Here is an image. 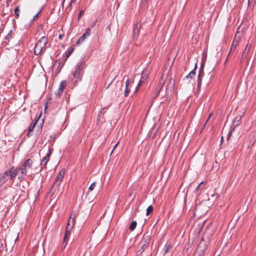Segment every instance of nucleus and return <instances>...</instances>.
Wrapping results in <instances>:
<instances>
[{
  "label": "nucleus",
  "instance_id": "obj_1",
  "mask_svg": "<svg viewBox=\"0 0 256 256\" xmlns=\"http://www.w3.org/2000/svg\"><path fill=\"white\" fill-rule=\"evenodd\" d=\"M33 164V161L30 158H26L22 162V165L18 167V170L20 171V176H18V178H22L26 174L27 170L30 168Z\"/></svg>",
  "mask_w": 256,
  "mask_h": 256
},
{
  "label": "nucleus",
  "instance_id": "obj_2",
  "mask_svg": "<svg viewBox=\"0 0 256 256\" xmlns=\"http://www.w3.org/2000/svg\"><path fill=\"white\" fill-rule=\"evenodd\" d=\"M48 42V38L46 36L42 37L36 43L34 53L36 55L40 54L46 50V45Z\"/></svg>",
  "mask_w": 256,
  "mask_h": 256
},
{
  "label": "nucleus",
  "instance_id": "obj_3",
  "mask_svg": "<svg viewBox=\"0 0 256 256\" xmlns=\"http://www.w3.org/2000/svg\"><path fill=\"white\" fill-rule=\"evenodd\" d=\"M150 242V236L145 235L142 238L140 242V248L137 252V255L141 254L144 251L145 249L148 246Z\"/></svg>",
  "mask_w": 256,
  "mask_h": 256
},
{
  "label": "nucleus",
  "instance_id": "obj_4",
  "mask_svg": "<svg viewBox=\"0 0 256 256\" xmlns=\"http://www.w3.org/2000/svg\"><path fill=\"white\" fill-rule=\"evenodd\" d=\"M65 174V170L64 169H62L59 172V174H58V176H56L54 180V182L53 184V186H56L59 187L60 186V184L61 182H62L64 176Z\"/></svg>",
  "mask_w": 256,
  "mask_h": 256
},
{
  "label": "nucleus",
  "instance_id": "obj_5",
  "mask_svg": "<svg viewBox=\"0 0 256 256\" xmlns=\"http://www.w3.org/2000/svg\"><path fill=\"white\" fill-rule=\"evenodd\" d=\"M18 172H20L18 169V168H15L14 167H12L8 170V172L9 176L11 180L14 181L16 178V176L18 174Z\"/></svg>",
  "mask_w": 256,
  "mask_h": 256
},
{
  "label": "nucleus",
  "instance_id": "obj_6",
  "mask_svg": "<svg viewBox=\"0 0 256 256\" xmlns=\"http://www.w3.org/2000/svg\"><path fill=\"white\" fill-rule=\"evenodd\" d=\"M142 28V24L140 22H137L134 26L133 29V34H134V38L137 39L140 32V30Z\"/></svg>",
  "mask_w": 256,
  "mask_h": 256
},
{
  "label": "nucleus",
  "instance_id": "obj_7",
  "mask_svg": "<svg viewBox=\"0 0 256 256\" xmlns=\"http://www.w3.org/2000/svg\"><path fill=\"white\" fill-rule=\"evenodd\" d=\"M74 226H72V224H70V221L68 220L66 228L65 231V234L64 238V239H68L70 234V232L72 229L73 228Z\"/></svg>",
  "mask_w": 256,
  "mask_h": 256
},
{
  "label": "nucleus",
  "instance_id": "obj_8",
  "mask_svg": "<svg viewBox=\"0 0 256 256\" xmlns=\"http://www.w3.org/2000/svg\"><path fill=\"white\" fill-rule=\"evenodd\" d=\"M126 88H125L124 93V96H127L129 94L130 92V84L132 82L126 76H125L124 77L123 79L124 80V79H126Z\"/></svg>",
  "mask_w": 256,
  "mask_h": 256
},
{
  "label": "nucleus",
  "instance_id": "obj_9",
  "mask_svg": "<svg viewBox=\"0 0 256 256\" xmlns=\"http://www.w3.org/2000/svg\"><path fill=\"white\" fill-rule=\"evenodd\" d=\"M91 33V30L90 28H88L86 30V32L80 37V38L78 40L76 44H82L83 41L85 40L86 36H90Z\"/></svg>",
  "mask_w": 256,
  "mask_h": 256
},
{
  "label": "nucleus",
  "instance_id": "obj_10",
  "mask_svg": "<svg viewBox=\"0 0 256 256\" xmlns=\"http://www.w3.org/2000/svg\"><path fill=\"white\" fill-rule=\"evenodd\" d=\"M10 178L8 172V170L5 172L0 178V186H2Z\"/></svg>",
  "mask_w": 256,
  "mask_h": 256
},
{
  "label": "nucleus",
  "instance_id": "obj_11",
  "mask_svg": "<svg viewBox=\"0 0 256 256\" xmlns=\"http://www.w3.org/2000/svg\"><path fill=\"white\" fill-rule=\"evenodd\" d=\"M240 42V39L238 38H236V36H235L234 40L232 44L230 49V50L229 54L230 52H232L234 51L237 46L238 44Z\"/></svg>",
  "mask_w": 256,
  "mask_h": 256
},
{
  "label": "nucleus",
  "instance_id": "obj_12",
  "mask_svg": "<svg viewBox=\"0 0 256 256\" xmlns=\"http://www.w3.org/2000/svg\"><path fill=\"white\" fill-rule=\"evenodd\" d=\"M51 154V151L49 149L48 152L46 154V156L42 159V162H41V166H42L44 168H46V164L48 162L49 160V158L50 156V155Z\"/></svg>",
  "mask_w": 256,
  "mask_h": 256
},
{
  "label": "nucleus",
  "instance_id": "obj_13",
  "mask_svg": "<svg viewBox=\"0 0 256 256\" xmlns=\"http://www.w3.org/2000/svg\"><path fill=\"white\" fill-rule=\"evenodd\" d=\"M83 74V71L76 68V70L74 72V77L77 80H80V78Z\"/></svg>",
  "mask_w": 256,
  "mask_h": 256
},
{
  "label": "nucleus",
  "instance_id": "obj_14",
  "mask_svg": "<svg viewBox=\"0 0 256 256\" xmlns=\"http://www.w3.org/2000/svg\"><path fill=\"white\" fill-rule=\"evenodd\" d=\"M250 45L249 44H248L242 54V58H244L247 56L250 51Z\"/></svg>",
  "mask_w": 256,
  "mask_h": 256
},
{
  "label": "nucleus",
  "instance_id": "obj_15",
  "mask_svg": "<svg viewBox=\"0 0 256 256\" xmlns=\"http://www.w3.org/2000/svg\"><path fill=\"white\" fill-rule=\"evenodd\" d=\"M86 67V64L84 61L82 60L79 62L76 66V69L83 71L84 68Z\"/></svg>",
  "mask_w": 256,
  "mask_h": 256
},
{
  "label": "nucleus",
  "instance_id": "obj_16",
  "mask_svg": "<svg viewBox=\"0 0 256 256\" xmlns=\"http://www.w3.org/2000/svg\"><path fill=\"white\" fill-rule=\"evenodd\" d=\"M36 121L34 122H32L31 123L30 125V126L28 128V134H27V136H31V135H32L31 132L33 130L34 128V126H36Z\"/></svg>",
  "mask_w": 256,
  "mask_h": 256
},
{
  "label": "nucleus",
  "instance_id": "obj_17",
  "mask_svg": "<svg viewBox=\"0 0 256 256\" xmlns=\"http://www.w3.org/2000/svg\"><path fill=\"white\" fill-rule=\"evenodd\" d=\"M196 68H197L196 64L194 69L192 70L190 72V74L186 76V79H188V78H190L191 80L192 79L193 77L196 74Z\"/></svg>",
  "mask_w": 256,
  "mask_h": 256
},
{
  "label": "nucleus",
  "instance_id": "obj_18",
  "mask_svg": "<svg viewBox=\"0 0 256 256\" xmlns=\"http://www.w3.org/2000/svg\"><path fill=\"white\" fill-rule=\"evenodd\" d=\"M149 71L148 68H145L143 70L142 74V77L141 78L143 79L144 80H146L148 76Z\"/></svg>",
  "mask_w": 256,
  "mask_h": 256
},
{
  "label": "nucleus",
  "instance_id": "obj_19",
  "mask_svg": "<svg viewBox=\"0 0 256 256\" xmlns=\"http://www.w3.org/2000/svg\"><path fill=\"white\" fill-rule=\"evenodd\" d=\"M240 120H241V116H238L235 118V120L233 122V125L234 126V128H233V130H234V128L236 126H238L240 124Z\"/></svg>",
  "mask_w": 256,
  "mask_h": 256
},
{
  "label": "nucleus",
  "instance_id": "obj_20",
  "mask_svg": "<svg viewBox=\"0 0 256 256\" xmlns=\"http://www.w3.org/2000/svg\"><path fill=\"white\" fill-rule=\"evenodd\" d=\"M76 213L75 212H72L71 213L70 218H69V220H68L70 221V220H72V226H74L76 223L75 218L76 217Z\"/></svg>",
  "mask_w": 256,
  "mask_h": 256
},
{
  "label": "nucleus",
  "instance_id": "obj_21",
  "mask_svg": "<svg viewBox=\"0 0 256 256\" xmlns=\"http://www.w3.org/2000/svg\"><path fill=\"white\" fill-rule=\"evenodd\" d=\"M66 81L64 80L62 81L60 84L58 89H60L61 90H62L64 92V89L65 88L66 86Z\"/></svg>",
  "mask_w": 256,
  "mask_h": 256
},
{
  "label": "nucleus",
  "instance_id": "obj_22",
  "mask_svg": "<svg viewBox=\"0 0 256 256\" xmlns=\"http://www.w3.org/2000/svg\"><path fill=\"white\" fill-rule=\"evenodd\" d=\"M154 210V208L152 206H150L146 210V215L148 216Z\"/></svg>",
  "mask_w": 256,
  "mask_h": 256
},
{
  "label": "nucleus",
  "instance_id": "obj_23",
  "mask_svg": "<svg viewBox=\"0 0 256 256\" xmlns=\"http://www.w3.org/2000/svg\"><path fill=\"white\" fill-rule=\"evenodd\" d=\"M20 13V10L19 8V6H18L16 7L14 10L15 18H18L19 17Z\"/></svg>",
  "mask_w": 256,
  "mask_h": 256
},
{
  "label": "nucleus",
  "instance_id": "obj_24",
  "mask_svg": "<svg viewBox=\"0 0 256 256\" xmlns=\"http://www.w3.org/2000/svg\"><path fill=\"white\" fill-rule=\"evenodd\" d=\"M204 182H201L198 186L196 188L195 190L196 192H198V191L202 189L204 187Z\"/></svg>",
  "mask_w": 256,
  "mask_h": 256
},
{
  "label": "nucleus",
  "instance_id": "obj_25",
  "mask_svg": "<svg viewBox=\"0 0 256 256\" xmlns=\"http://www.w3.org/2000/svg\"><path fill=\"white\" fill-rule=\"evenodd\" d=\"M136 224H137L136 221L132 222L130 225V229L131 230H134L136 228Z\"/></svg>",
  "mask_w": 256,
  "mask_h": 256
},
{
  "label": "nucleus",
  "instance_id": "obj_26",
  "mask_svg": "<svg viewBox=\"0 0 256 256\" xmlns=\"http://www.w3.org/2000/svg\"><path fill=\"white\" fill-rule=\"evenodd\" d=\"M172 246L170 244H167L166 246V248H165V250H164V254H166V253L168 252L170 250V249H172Z\"/></svg>",
  "mask_w": 256,
  "mask_h": 256
},
{
  "label": "nucleus",
  "instance_id": "obj_27",
  "mask_svg": "<svg viewBox=\"0 0 256 256\" xmlns=\"http://www.w3.org/2000/svg\"><path fill=\"white\" fill-rule=\"evenodd\" d=\"M145 80H144L143 79L141 78L138 82V86H136V90H135V92H136L138 90V88H140V86H141L143 83L144 82Z\"/></svg>",
  "mask_w": 256,
  "mask_h": 256
},
{
  "label": "nucleus",
  "instance_id": "obj_28",
  "mask_svg": "<svg viewBox=\"0 0 256 256\" xmlns=\"http://www.w3.org/2000/svg\"><path fill=\"white\" fill-rule=\"evenodd\" d=\"M202 78L203 77L198 76V89L200 88L202 84Z\"/></svg>",
  "mask_w": 256,
  "mask_h": 256
},
{
  "label": "nucleus",
  "instance_id": "obj_29",
  "mask_svg": "<svg viewBox=\"0 0 256 256\" xmlns=\"http://www.w3.org/2000/svg\"><path fill=\"white\" fill-rule=\"evenodd\" d=\"M204 76V69H203V68H202V66H200V68L199 70V73H198V76H202V77H203Z\"/></svg>",
  "mask_w": 256,
  "mask_h": 256
},
{
  "label": "nucleus",
  "instance_id": "obj_30",
  "mask_svg": "<svg viewBox=\"0 0 256 256\" xmlns=\"http://www.w3.org/2000/svg\"><path fill=\"white\" fill-rule=\"evenodd\" d=\"M68 243V239H64V238H63L62 244V247H63L64 248L67 244Z\"/></svg>",
  "mask_w": 256,
  "mask_h": 256
},
{
  "label": "nucleus",
  "instance_id": "obj_31",
  "mask_svg": "<svg viewBox=\"0 0 256 256\" xmlns=\"http://www.w3.org/2000/svg\"><path fill=\"white\" fill-rule=\"evenodd\" d=\"M95 186H96V182H94L90 186V187L88 188V190L92 191L95 188Z\"/></svg>",
  "mask_w": 256,
  "mask_h": 256
},
{
  "label": "nucleus",
  "instance_id": "obj_32",
  "mask_svg": "<svg viewBox=\"0 0 256 256\" xmlns=\"http://www.w3.org/2000/svg\"><path fill=\"white\" fill-rule=\"evenodd\" d=\"M203 55H204V54H203ZM206 54L205 56H203V58H202V62L201 64V66H202L203 68H204V65L205 62L206 60Z\"/></svg>",
  "mask_w": 256,
  "mask_h": 256
},
{
  "label": "nucleus",
  "instance_id": "obj_33",
  "mask_svg": "<svg viewBox=\"0 0 256 256\" xmlns=\"http://www.w3.org/2000/svg\"><path fill=\"white\" fill-rule=\"evenodd\" d=\"M116 95L118 96V97H119L122 94V90H121V88H120L119 89V90H116V93H115Z\"/></svg>",
  "mask_w": 256,
  "mask_h": 256
},
{
  "label": "nucleus",
  "instance_id": "obj_34",
  "mask_svg": "<svg viewBox=\"0 0 256 256\" xmlns=\"http://www.w3.org/2000/svg\"><path fill=\"white\" fill-rule=\"evenodd\" d=\"M73 50H74L73 48H70V50H68V52L66 54V56L67 58H68L70 55V54L73 51Z\"/></svg>",
  "mask_w": 256,
  "mask_h": 256
},
{
  "label": "nucleus",
  "instance_id": "obj_35",
  "mask_svg": "<svg viewBox=\"0 0 256 256\" xmlns=\"http://www.w3.org/2000/svg\"><path fill=\"white\" fill-rule=\"evenodd\" d=\"M12 30H10L9 32L8 33V34L6 36V39L10 38L12 36Z\"/></svg>",
  "mask_w": 256,
  "mask_h": 256
},
{
  "label": "nucleus",
  "instance_id": "obj_36",
  "mask_svg": "<svg viewBox=\"0 0 256 256\" xmlns=\"http://www.w3.org/2000/svg\"><path fill=\"white\" fill-rule=\"evenodd\" d=\"M40 12H41V10H40L36 15H34V16L33 20H36L38 17V14L40 13Z\"/></svg>",
  "mask_w": 256,
  "mask_h": 256
},
{
  "label": "nucleus",
  "instance_id": "obj_37",
  "mask_svg": "<svg viewBox=\"0 0 256 256\" xmlns=\"http://www.w3.org/2000/svg\"><path fill=\"white\" fill-rule=\"evenodd\" d=\"M63 92V91L62 90H60V89H58V90H57V92H56V94L58 95V96H60L62 93Z\"/></svg>",
  "mask_w": 256,
  "mask_h": 256
},
{
  "label": "nucleus",
  "instance_id": "obj_38",
  "mask_svg": "<svg viewBox=\"0 0 256 256\" xmlns=\"http://www.w3.org/2000/svg\"><path fill=\"white\" fill-rule=\"evenodd\" d=\"M84 11L83 10H82L78 14V19L80 20V17L82 14H84Z\"/></svg>",
  "mask_w": 256,
  "mask_h": 256
},
{
  "label": "nucleus",
  "instance_id": "obj_39",
  "mask_svg": "<svg viewBox=\"0 0 256 256\" xmlns=\"http://www.w3.org/2000/svg\"><path fill=\"white\" fill-rule=\"evenodd\" d=\"M96 22H97V20L96 19L94 21V22L91 24V26H90L91 27H92V28L94 27L96 25Z\"/></svg>",
  "mask_w": 256,
  "mask_h": 256
},
{
  "label": "nucleus",
  "instance_id": "obj_40",
  "mask_svg": "<svg viewBox=\"0 0 256 256\" xmlns=\"http://www.w3.org/2000/svg\"><path fill=\"white\" fill-rule=\"evenodd\" d=\"M212 113L210 114L209 116H208V119H207V120H206V122H205V124H204V126H205V125L208 122V120H209V119H210V116H212Z\"/></svg>",
  "mask_w": 256,
  "mask_h": 256
},
{
  "label": "nucleus",
  "instance_id": "obj_41",
  "mask_svg": "<svg viewBox=\"0 0 256 256\" xmlns=\"http://www.w3.org/2000/svg\"><path fill=\"white\" fill-rule=\"evenodd\" d=\"M64 36V34H60L59 36H58V38L60 40H62V37Z\"/></svg>",
  "mask_w": 256,
  "mask_h": 256
},
{
  "label": "nucleus",
  "instance_id": "obj_42",
  "mask_svg": "<svg viewBox=\"0 0 256 256\" xmlns=\"http://www.w3.org/2000/svg\"><path fill=\"white\" fill-rule=\"evenodd\" d=\"M118 143H117V144L114 146V148H113V150H112V152L114 151V148H116V146H118Z\"/></svg>",
  "mask_w": 256,
  "mask_h": 256
},
{
  "label": "nucleus",
  "instance_id": "obj_43",
  "mask_svg": "<svg viewBox=\"0 0 256 256\" xmlns=\"http://www.w3.org/2000/svg\"><path fill=\"white\" fill-rule=\"evenodd\" d=\"M112 82L106 87V89H108L110 87V86Z\"/></svg>",
  "mask_w": 256,
  "mask_h": 256
},
{
  "label": "nucleus",
  "instance_id": "obj_44",
  "mask_svg": "<svg viewBox=\"0 0 256 256\" xmlns=\"http://www.w3.org/2000/svg\"><path fill=\"white\" fill-rule=\"evenodd\" d=\"M47 104H46V105L45 106H44V110H45V111H46V109L47 108V107H48V106H47Z\"/></svg>",
  "mask_w": 256,
  "mask_h": 256
},
{
  "label": "nucleus",
  "instance_id": "obj_45",
  "mask_svg": "<svg viewBox=\"0 0 256 256\" xmlns=\"http://www.w3.org/2000/svg\"><path fill=\"white\" fill-rule=\"evenodd\" d=\"M75 0H71V2H74V1H75Z\"/></svg>",
  "mask_w": 256,
  "mask_h": 256
},
{
  "label": "nucleus",
  "instance_id": "obj_46",
  "mask_svg": "<svg viewBox=\"0 0 256 256\" xmlns=\"http://www.w3.org/2000/svg\"><path fill=\"white\" fill-rule=\"evenodd\" d=\"M70 224H72V220H70Z\"/></svg>",
  "mask_w": 256,
  "mask_h": 256
},
{
  "label": "nucleus",
  "instance_id": "obj_47",
  "mask_svg": "<svg viewBox=\"0 0 256 256\" xmlns=\"http://www.w3.org/2000/svg\"><path fill=\"white\" fill-rule=\"evenodd\" d=\"M222 140H223V137L222 136V137L221 138V140L222 141Z\"/></svg>",
  "mask_w": 256,
  "mask_h": 256
},
{
  "label": "nucleus",
  "instance_id": "obj_48",
  "mask_svg": "<svg viewBox=\"0 0 256 256\" xmlns=\"http://www.w3.org/2000/svg\"><path fill=\"white\" fill-rule=\"evenodd\" d=\"M248 0V3L250 2V0Z\"/></svg>",
  "mask_w": 256,
  "mask_h": 256
},
{
  "label": "nucleus",
  "instance_id": "obj_49",
  "mask_svg": "<svg viewBox=\"0 0 256 256\" xmlns=\"http://www.w3.org/2000/svg\"><path fill=\"white\" fill-rule=\"evenodd\" d=\"M9 1H11L12 0H8Z\"/></svg>",
  "mask_w": 256,
  "mask_h": 256
}]
</instances>
